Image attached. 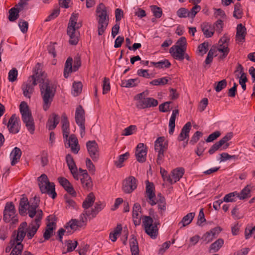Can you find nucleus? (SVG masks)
Here are the masks:
<instances>
[{
	"label": "nucleus",
	"instance_id": "e2e57ef3",
	"mask_svg": "<svg viewBox=\"0 0 255 255\" xmlns=\"http://www.w3.org/2000/svg\"><path fill=\"white\" fill-rule=\"evenodd\" d=\"M78 245V242L76 241H72L71 240H68L67 242V252H70L74 251Z\"/></svg>",
	"mask_w": 255,
	"mask_h": 255
},
{
	"label": "nucleus",
	"instance_id": "412c9836",
	"mask_svg": "<svg viewBox=\"0 0 255 255\" xmlns=\"http://www.w3.org/2000/svg\"><path fill=\"white\" fill-rule=\"evenodd\" d=\"M185 51V49L175 45L172 46L169 49V52L172 57L179 61H182L184 59L183 56Z\"/></svg>",
	"mask_w": 255,
	"mask_h": 255
},
{
	"label": "nucleus",
	"instance_id": "49530a36",
	"mask_svg": "<svg viewBox=\"0 0 255 255\" xmlns=\"http://www.w3.org/2000/svg\"><path fill=\"white\" fill-rule=\"evenodd\" d=\"M217 50L220 52L223 53L222 55L220 56V59H223L226 57L230 51L228 45H223L221 44H218V46L217 47Z\"/></svg>",
	"mask_w": 255,
	"mask_h": 255
},
{
	"label": "nucleus",
	"instance_id": "4c0bfd02",
	"mask_svg": "<svg viewBox=\"0 0 255 255\" xmlns=\"http://www.w3.org/2000/svg\"><path fill=\"white\" fill-rule=\"evenodd\" d=\"M28 205H29L28 199L24 196V195H23L20 199L19 206V213L21 215H23L26 213Z\"/></svg>",
	"mask_w": 255,
	"mask_h": 255
},
{
	"label": "nucleus",
	"instance_id": "473e14b6",
	"mask_svg": "<svg viewBox=\"0 0 255 255\" xmlns=\"http://www.w3.org/2000/svg\"><path fill=\"white\" fill-rule=\"evenodd\" d=\"M224 243L223 239H218L215 242L211 244L209 248V253H216L222 248Z\"/></svg>",
	"mask_w": 255,
	"mask_h": 255
},
{
	"label": "nucleus",
	"instance_id": "72a5a7b5",
	"mask_svg": "<svg viewBox=\"0 0 255 255\" xmlns=\"http://www.w3.org/2000/svg\"><path fill=\"white\" fill-rule=\"evenodd\" d=\"M179 115V111L177 109H175L172 111V113L171 116L170 118L169 122V133L170 135H172L173 134L174 128H175V119L177 115Z\"/></svg>",
	"mask_w": 255,
	"mask_h": 255
},
{
	"label": "nucleus",
	"instance_id": "0eeeda50",
	"mask_svg": "<svg viewBox=\"0 0 255 255\" xmlns=\"http://www.w3.org/2000/svg\"><path fill=\"white\" fill-rule=\"evenodd\" d=\"M148 94V92L145 91L134 96V100L137 101L136 103V107L137 109H144L150 107H154L158 105V103L157 100L152 98H145Z\"/></svg>",
	"mask_w": 255,
	"mask_h": 255
},
{
	"label": "nucleus",
	"instance_id": "13d9d810",
	"mask_svg": "<svg viewBox=\"0 0 255 255\" xmlns=\"http://www.w3.org/2000/svg\"><path fill=\"white\" fill-rule=\"evenodd\" d=\"M60 8L59 7H56L54 9L52 12L48 15V16L45 19V21H49L52 19H53L57 17L59 13H60Z\"/></svg>",
	"mask_w": 255,
	"mask_h": 255
},
{
	"label": "nucleus",
	"instance_id": "ddd939ff",
	"mask_svg": "<svg viewBox=\"0 0 255 255\" xmlns=\"http://www.w3.org/2000/svg\"><path fill=\"white\" fill-rule=\"evenodd\" d=\"M89 154L92 159L95 162L97 161L99 157V152L98 150V145L95 140H89L86 143Z\"/></svg>",
	"mask_w": 255,
	"mask_h": 255
},
{
	"label": "nucleus",
	"instance_id": "7ed1b4c3",
	"mask_svg": "<svg viewBox=\"0 0 255 255\" xmlns=\"http://www.w3.org/2000/svg\"><path fill=\"white\" fill-rule=\"evenodd\" d=\"M96 19L98 23V33L102 35L107 29L109 22V16L107 7L103 3H100L96 9Z\"/></svg>",
	"mask_w": 255,
	"mask_h": 255
},
{
	"label": "nucleus",
	"instance_id": "774afa93",
	"mask_svg": "<svg viewBox=\"0 0 255 255\" xmlns=\"http://www.w3.org/2000/svg\"><path fill=\"white\" fill-rule=\"evenodd\" d=\"M227 81L225 79H223L217 83V85L215 87V90L216 92H219L225 88L227 86Z\"/></svg>",
	"mask_w": 255,
	"mask_h": 255
},
{
	"label": "nucleus",
	"instance_id": "f257e3e1",
	"mask_svg": "<svg viewBox=\"0 0 255 255\" xmlns=\"http://www.w3.org/2000/svg\"><path fill=\"white\" fill-rule=\"evenodd\" d=\"M105 207V204L101 202H96L94 207L92 208L91 211L85 210L80 215L79 220L72 219L67 223L64 227L67 230L68 235L73 233L78 228H81L85 225L87 220V217L90 218H95L96 215Z\"/></svg>",
	"mask_w": 255,
	"mask_h": 255
},
{
	"label": "nucleus",
	"instance_id": "338daca9",
	"mask_svg": "<svg viewBox=\"0 0 255 255\" xmlns=\"http://www.w3.org/2000/svg\"><path fill=\"white\" fill-rule=\"evenodd\" d=\"M203 135V133L199 131H197L195 132L193 135L192 136L189 143L192 145L195 144L200 139V138Z\"/></svg>",
	"mask_w": 255,
	"mask_h": 255
},
{
	"label": "nucleus",
	"instance_id": "a878e982",
	"mask_svg": "<svg viewBox=\"0 0 255 255\" xmlns=\"http://www.w3.org/2000/svg\"><path fill=\"white\" fill-rule=\"evenodd\" d=\"M201 27L206 37L209 38L213 35L214 33V27L211 23L204 22L201 25Z\"/></svg>",
	"mask_w": 255,
	"mask_h": 255
},
{
	"label": "nucleus",
	"instance_id": "393cba45",
	"mask_svg": "<svg viewBox=\"0 0 255 255\" xmlns=\"http://www.w3.org/2000/svg\"><path fill=\"white\" fill-rule=\"evenodd\" d=\"M246 34V28L242 23L239 24L237 27L236 40L239 42L245 41Z\"/></svg>",
	"mask_w": 255,
	"mask_h": 255
},
{
	"label": "nucleus",
	"instance_id": "dca6fc26",
	"mask_svg": "<svg viewBox=\"0 0 255 255\" xmlns=\"http://www.w3.org/2000/svg\"><path fill=\"white\" fill-rule=\"evenodd\" d=\"M19 122V119L16 117L15 114H13L9 119L7 125L10 133H17L19 131L20 127Z\"/></svg>",
	"mask_w": 255,
	"mask_h": 255
},
{
	"label": "nucleus",
	"instance_id": "2eb2a0df",
	"mask_svg": "<svg viewBox=\"0 0 255 255\" xmlns=\"http://www.w3.org/2000/svg\"><path fill=\"white\" fill-rule=\"evenodd\" d=\"M147 152V147L143 143L137 144L135 151V156L137 161L143 163L146 161Z\"/></svg>",
	"mask_w": 255,
	"mask_h": 255
},
{
	"label": "nucleus",
	"instance_id": "a211bd4d",
	"mask_svg": "<svg viewBox=\"0 0 255 255\" xmlns=\"http://www.w3.org/2000/svg\"><path fill=\"white\" fill-rule=\"evenodd\" d=\"M154 187L152 183L149 182L148 180L146 181V194L148 198V203L153 206L156 204L155 201V194L153 191Z\"/></svg>",
	"mask_w": 255,
	"mask_h": 255
},
{
	"label": "nucleus",
	"instance_id": "a18cd8bd",
	"mask_svg": "<svg viewBox=\"0 0 255 255\" xmlns=\"http://www.w3.org/2000/svg\"><path fill=\"white\" fill-rule=\"evenodd\" d=\"M129 156V154L128 152L119 156L118 160L115 161V165L119 168L123 167V162L128 158Z\"/></svg>",
	"mask_w": 255,
	"mask_h": 255
},
{
	"label": "nucleus",
	"instance_id": "6ab92c4d",
	"mask_svg": "<svg viewBox=\"0 0 255 255\" xmlns=\"http://www.w3.org/2000/svg\"><path fill=\"white\" fill-rule=\"evenodd\" d=\"M66 160L71 174L73 177L76 179H78V169L74 161L73 158L71 155L68 154L66 156Z\"/></svg>",
	"mask_w": 255,
	"mask_h": 255
},
{
	"label": "nucleus",
	"instance_id": "a19ab883",
	"mask_svg": "<svg viewBox=\"0 0 255 255\" xmlns=\"http://www.w3.org/2000/svg\"><path fill=\"white\" fill-rule=\"evenodd\" d=\"M195 215V213L191 212L187 214L186 216H185L179 223V224H182V226L180 227V228L189 225L193 220Z\"/></svg>",
	"mask_w": 255,
	"mask_h": 255
},
{
	"label": "nucleus",
	"instance_id": "3c124183",
	"mask_svg": "<svg viewBox=\"0 0 255 255\" xmlns=\"http://www.w3.org/2000/svg\"><path fill=\"white\" fill-rule=\"evenodd\" d=\"M158 196H160V199L158 201L156 202V203H158V209L159 213L161 214H162L163 212L166 209L165 199L163 197L161 196V194H158Z\"/></svg>",
	"mask_w": 255,
	"mask_h": 255
},
{
	"label": "nucleus",
	"instance_id": "4d7b16f0",
	"mask_svg": "<svg viewBox=\"0 0 255 255\" xmlns=\"http://www.w3.org/2000/svg\"><path fill=\"white\" fill-rule=\"evenodd\" d=\"M17 75L18 72L16 69L15 68H12L8 72V80L11 82L15 81L17 79Z\"/></svg>",
	"mask_w": 255,
	"mask_h": 255
},
{
	"label": "nucleus",
	"instance_id": "ea45409f",
	"mask_svg": "<svg viewBox=\"0 0 255 255\" xmlns=\"http://www.w3.org/2000/svg\"><path fill=\"white\" fill-rule=\"evenodd\" d=\"M130 248L131 255H139V249L137 241L134 236L132 235L130 241Z\"/></svg>",
	"mask_w": 255,
	"mask_h": 255
},
{
	"label": "nucleus",
	"instance_id": "4be33fe9",
	"mask_svg": "<svg viewBox=\"0 0 255 255\" xmlns=\"http://www.w3.org/2000/svg\"><path fill=\"white\" fill-rule=\"evenodd\" d=\"M75 122L78 126L85 125V111L81 105H79L75 112Z\"/></svg>",
	"mask_w": 255,
	"mask_h": 255
},
{
	"label": "nucleus",
	"instance_id": "864d4df0",
	"mask_svg": "<svg viewBox=\"0 0 255 255\" xmlns=\"http://www.w3.org/2000/svg\"><path fill=\"white\" fill-rule=\"evenodd\" d=\"M209 47V43L205 41L204 42L200 44L198 47V51L199 54L203 56L208 51Z\"/></svg>",
	"mask_w": 255,
	"mask_h": 255
},
{
	"label": "nucleus",
	"instance_id": "9d476101",
	"mask_svg": "<svg viewBox=\"0 0 255 255\" xmlns=\"http://www.w3.org/2000/svg\"><path fill=\"white\" fill-rule=\"evenodd\" d=\"M3 220L6 223L14 224L18 222V217L12 202L7 203L3 211Z\"/></svg>",
	"mask_w": 255,
	"mask_h": 255
},
{
	"label": "nucleus",
	"instance_id": "cd10ccee",
	"mask_svg": "<svg viewBox=\"0 0 255 255\" xmlns=\"http://www.w3.org/2000/svg\"><path fill=\"white\" fill-rule=\"evenodd\" d=\"M184 173V169L183 168H177L172 171L171 174V184L174 183L178 181L183 176Z\"/></svg>",
	"mask_w": 255,
	"mask_h": 255
},
{
	"label": "nucleus",
	"instance_id": "7c9ffc66",
	"mask_svg": "<svg viewBox=\"0 0 255 255\" xmlns=\"http://www.w3.org/2000/svg\"><path fill=\"white\" fill-rule=\"evenodd\" d=\"M62 128L64 138L67 139L69 134V123L65 114L62 116Z\"/></svg>",
	"mask_w": 255,
	"mask_h": 255
},
{
	"label": "nucleus",
	"instance_id": "2f4dec72",
	"mask_svg": "<svg viewBox=\"0 0 255 255\" xmlns=\"http://www.w3.org/2000/svg\"><path fill=\"white\" fill-rule=\"evenodd\" d=\"M254 186L252 184L247 185L241 191L238 192V198L240 200H244L251 196V190L254 188Z\"/></svg>",
	"mask_w": 255,
	"mask_h": 255
},
{
	"label": "nucleus",
	"instance_id": "680f3d73",
	"mask_svg": "<svg viewBox=\"0 0 255 255\" xmlns=\"http://www.w3.org/2000/svg\"><path fill=\"white\" fill-rule=\"evenodd\" d=\"M205 143L204 141H201L198 144L197 146V148L196 150V153L198 156H201L202 155L203 152L204 151L206 147H205Z\"/></svg>",
	"mask_w": 255,
	"mask_h": 255
},
{
	"label": "nucleus",
	"instance_id": "e433bc0d",
	"mask_svg": "<svg viewBox=\"0 0 255 255\" xmlns=\"http://www.w3.org/2000/svg\"><path fill=\"white\" fill-rule=\"evenodd\" d=\"M21 155V150L18 147H14L10 153V156H12V160L11 161V165L12 166L14 165L18 162Z\"/></svg>",
	"mask_w": 255,
	"mask_h": 255
},
{
	"label": "nucleus",
	"instance_id": "f8f14e48",
	"mask_svg": "<svg viewBox=\"0 0 255 255\" xmlns=\"http://www.w3.org/2000/svg\"><path fill=\"white\" fill-rule=\"evenodd\" d=\"M37 79L35 75L30 76L27 81L23 83L21 89L23 95L28 98H30L34 92V87L37 85Z\"/></svg>",
	"mask_w": 255,
	"mask_h": 255
},
{
	"label": "nucleus",
	"instance_id": "58836bf2",
	"mask_svg": "<svg viewBox=\"0 0 255 255\" xmlns=\"http://www.w3.org/2000/svg\"><path fill=\"white\" fill-rule=\"evenodd\" d=\"M139 82L140 80L138 78L124 80L122 81L121 86L126 88L133 87L136 86Z\"/></svg>",
	"mask_w": 255,
	"mask_h": 255
},
{
	"label": "nucleus",
	"instance_id": "052dcab7",
	"mask_svg": "<svg viewBox=\"0 0 255 255\" xmlns=\"http://www.w3.org/2000/svg\"><path fill=\"white\" fill-rule=\"evenodd\" d=\"M136 130V127L134 125H130L124 130L123 135L128 136L132 134Z\"/></svg>",
	"mask_w": 255,
	"mask_h": 255
},
{
	"label": "nucleus",
	"instance_id": "09e8293b",
	"mask_svg": "<svg viewBox=\"0 0 255 255\" xmlns=\"http://www.w3.org/2000/svg\"><path fill=\"white\" fill-rule=\"evenodd\" d=\"M238 198V192H234L230 193L225 196L223 201L226 202H233L236 201V198Z\"/></svg>",
	"mask_w": 255,
	"mask_h": 255
},
{
	"label": "nucleus",
	"instance_id": "c756f323",
	"mask_svg": "<svg viewBox=\"0 0 255 255\" xmlns=\"http://www.w3.org/2000/svg\"><path fill=\"white\" fill-rule=\"evenodd\" d=\"M56 224L54 222H50L46 225L45 231L43 233L44 240H48L53 235L54 231L55 229Z\"/></svg>",
	"mask_w": 255,
	"mask_h": 255
},
{
	"label": "nucleus",
	"instance_id": "5701e85b",
	"mask_svg": "<svg viewBox=\"0 0 255 255\" xmlns=\"http://www.w3.org/2000/svg\"><path fill=\"white\" fill-rule=\"evenodd\" d=\"M59 122V117L53 113L49 118L46 124V127L49 130L54 129Z\"/></svg>",
	"mask_w": 255,
	"mask_h": 255
},
{
	"label": "nucleus",
	"instance_id": "de8ad7c7",
	"mask_svg": "<svg viewBox=\"0 0 255 255\" xmlns=\"http://www.w3.org/2000/svg\"><path fill=\"white\" fill-rule=\"evenodd\" d=\"M150 64L158 68H169L171 66V63L168 60L165 59L157 62H151Z\"/></svg>",
	"mask_w": 255,
	"mask_h": 255
},
{
	"label": "nucleus",
	"instance_id": "37998d69",
	"mask_svg": "<svg viewBox=\"0 0 255 255\" xmlns=\"http://www.w3.org/2000/svg\"><path fill=\"white\" fill-rule=\"evenodd\" d=\"M80 180L83 187L84 189L89 190L92 187L93 183L91 178L90 176H86V177H82Z\"/></svg>",
	"mask_w": 255,
	"mask_h": 255
},
{
	"label": "nucleus",
	"instance_id": "5fc2aeb1",
	"mask_svg": "<svg viewBox=\"0 0 255 255\" xmlns=\"http://www.w3.org/2000/svg\"><path fill=\"white\" fill-rule=\"evenodd\" d=\"M23 245L22 244H16L13 248L10 255H21Z\"/></svg>",
	"mask_w": 255,
	"mask_h": 255
},
{
	"label": "nucleus",
	"instance_id": "4468645a",
	"mask_svg": "<svg viewBox=\"0 0 255 255\" xmlns=\"http://www.w3.org/2000/svg\"><path fill=\"white\" fill-rule=\"evenodd\" d=\"M137 187L136 180L133 176H129L123 182V190L126 193H130Z\"/></svg>",
	"mask_w": 255,
	"mask_h": 255
},
{
	"label": "nucleus",
	"instance_id": "f704fd0d",
	"mask_svg": "<svg viewBox=\"0 0 255 255\" xmlns=\"http://www.w3.org/2000/svg\"><path fill=\"white\" fill-rule=\"evenodd\" d=\"M95 200V197L93 193L88 194L85 200L83 202L82 207L85 210H87L91 207L94 204Z\"/></svg>",
	"mask_w": 255,
	"mask_h": 255
},
{
	"label": "nucleus",
	"instance_id": "b1692460",
	"mask_svg": "<svg viewBox=\"0 0 255 255\" xmlns=\"http://www.w3.org/2000/svg\"><path fill=\"white\" fill-rule=\"evenodd\" d=\"M191 129V124L187 122L182 128L181 131L178 137L179 141H183L189 136V132Z\"/></svg>",
	"mask_w": 255,
	"mask_h": 255
},
{
	"label": "nucleus",
	"instance_id": "c03bdc74",
	"mask_svg": "<svg viewBox=\"0 0 255 255\" xmlns=\"http://www.w3.org/2000/svg\"><path fill=\"white\" fill-rule=\"evenodd\" d=\"M20 10V8L12 7L9 10L8 19L10 21H14L18 17V13Z\"/></svg>",
	"mask_w": 255,
	"mask_h": 255
},
{
	"label": "nucleus",
	"instance_id": "c9c22d12",
	"mask_svg": "<svg viewBox=\"0 0 255 255\" xmlns=\"http://www.w3.org/2000/svg\"><path fill=\"white\" fill-rule=\"evenodd\" d=\"M72 63L73 59L69 57L66 61L64 69V76L66 78H68L69 74L73 71Z\"/></svg>",
	"mask_w": 255,
	"mask_h": 255
},
{
	"label": "nucleus",
	"instance_id": "423d86ee",
	"mask_svg": "<svg viewBox=\"0 0 255 255\" xmlns=\"http://www.w3.org/2000/svg\"><path fill=\"white\" fill-rule=\"evenodd\" d=\"M38 184L41 192L43 194H47L52 199H55L57 194L55 190L54 183L49 182L47 175L42 174L37 178Z\"/></svg>",
	"mask_w": 255,
	"mask_h": 255
},
{
	"label": "nucleus",
	"instance_id": "9b49d317",
	"mask_svg": "<svg viewBox=\"0 0 255 255\" xmlns=\"http://www.w3.org/2000/svg\"><path fill=\"white\" fill-rule=\"evenodd\" d=\"M43 217V212L39 211L37 217L32 220L26 229L27 238L28 239H31L36 233L38 229L40 226L41 220Z\"/></svg>",
	"mask_w": 255,
	"mask_h": 255
},
{
	"label": "nucleus",
	"instance_id": "bb28decb",
	"mask_svg": "<svg viewBox=\"0 0 255 255\" xmlns=\"http://www.w3.org/2000/svg\"><path fill=\"white\" fill-rule=\"evenodd\" d=\"M67 143L73 153L77 154L78 152L80 147L78 146V139L74 134H71L70 136Z\"/></svg>",
	"mask_w": 255,
	"mask_h": 255
},
{
	"label": "nucleus",
	"instance_id": "20e7f679",
	"mask_svg": "<svg viewBox=\"0 0 255 255\" xmlns=\"http://www.w3.org/2000/svg\"><path fill=\"white\" fill-rule=\"evenodd\" d=\"M78 17V14H72L67 28V33L70 37L69 43L73 45H76L79 41V33L77 29L79 26H76L77 23Z\"/></svg>",
	"mask_w": 255,
	"mask_h": 255
},
{
	"label": "nucleus",
	"instance_id": "bf43d9fd",
	"mask_svg": "<svg viewBox=\"0 0 255 255\" xmlns=\"http://www.w3.org/2000/svg\"><path fill=\"white\" fill-rule=\"evenodd\" d=\"M177 15L180 18H185V17H189L188 10L184 7L180 8L177 11Z\"/></svg>",
	"mask_w": 255,
	"mask_h": 255
},
{
	"label": "nucleus",
	"instance_id": "6e6d98bb",
	"mask_svg": "<svg viewBox=\"0 0 255 255\" xmlns=\"http://www.w3.org/2000/svg\"><path fill=\"white\" fill-rule=\"evenodd\" d=\"M233 16L237 19H239L242 17V10L241 9V5L240 3H237L234 6Z\"/></svg>",
	"mask_w": 255,
	"mask_h": 255
},
{
	"label": "nucleus",
	"instance_id": "f3484780",
	"mask_svg": "<svg viewBox=\"0 0 255 255\" xmlns=\"http://www.w3.org/2000/svg\"><path fill=\"white\" fill-rule=\"evenodd\" d=\"M39 199L36 197L33 199L32 201H30V204H29V207L28 208V214L29 217H30L31 218H33L34 216L37 217L38 212L39 211L42 212L41 209H38L36 210V209L39 206Z\"/></svg>",
	"mask_w": 255,
	"mask_h": 255
},
{
	"label": "nucleus",
	"instance_id": "c85d7f7f",
	"mask_svg": "<svg viewBox=\"0 0 255 255\" xmlns=\"http://www.w3.org/2000/svg\"><path fill=\"white\" fill-rule=\"evenodd\" d=\"M26 232L25 231H21L17 229L13 233V243L12 245H15L16 244H22L21 242L23 240L26 236Z\"/></svg>",
	"mask_w": 255,
	"mask_h": 255
},
{
	"label": "nucleus",
	"instance_id": "39448f33",
	"mask_svg": "<svg viewBox=\"0 0 255 255\" xmlns=\"http://www.w3.org/2000/svg\"><path fill=\"white\" fill-rule=\"evenodd\" d=\"M19 111L21 115V119L25 124L27 130L33 134L35 130L34 120L31 115L29 107L25 102H22L19 105Z\"/></svg>",
	"mask_w": 255,
	"mask_h": 255
},
{
	"label": "nucleus",
	"instance_id": "aec40b11",
	"mask_svg": "<svg viewBox=\"0 0 255 255\" xmlns=\"http://www.w3.org/2000/svg\"><path fill=\"white\" fill-rule=\"evenodd\" d=\"M141 208L138 203H134L132 208V219L135 226L139 225L141 222Z\"/></svg>",
	"mask_w": 255,
	"mask_h": 255
},
{
	"label": "nucleus",
	"instance_id": "1a4fd4ad",
	"mask_svg": "<svg viewBox=\"0 0 255 255\" xmlns=\"http://www.w3.org/2000/svg\"><path fill=\"white\" fill-rule=\"evenodd\" d=\"M165 138L163 136L158 137L154 142V149L158 153L156 163L160 165L164 160V153L167 149L168 144L164 142Z\"/></svg>",
	"mask_w": 255,
	"mask_h": 255
},
{
	"label": "nucleus",
	"instance_id": "79ce46f5",
	"mask_svg": "<svg viewBox=\"0 0 255 255\" xmlns=\"http://www.w3.org/2000/svg\"><path fill=\"white\" fill-rule=\"evenodd\" d=\"M232 133L229 132L218 141L222 146V149L225 150L229 147V143L227 142L232 138Z\"/></svg>",
	"mask_w": 255,
	"mask_h": 255
},
{
	"label": "nucleus",
	"instance_id": "6e6552de",
	"mask_svg": "<svg viewBox=\"0 0 255 255\" xmlns=\"http://www.w3.org/2000/svg\"><path fill=\"white\" fill-rule=\"evenodd\" d=\"M142 224L145 232L152 239H155L158 235V225H160L159 221L154 223L150 216H144L142 219Z\"/></svg>",
	"mask_w": 255,
	"mask_h": 255
},
{
	"label": "nucleus",
	"instance_id": "8fccbe9b",
	"mask_svg": "<svg viewBox=\"0 0 255 255\" xmlns=\"http://www.w3.org/2000/svg\"><path fill=\"white\" fill-rule=\"evenodd\" d=\"M169 79L170 80V78H168L166 77L154 79L150 82V84L155 86L164 85L168 83Z\"/></svg>",
	"mask_w": 255,
	"mask_h": 255
},
{
	"label": "nucleus",
	"instance_id": "f03ea898",
	"mask_svg": "<svg viewBox=\"0 0 255 255\" xmlns=\"http://www.w3.org/2000/svg\"><path fill=\"white\" fill-rule=\"evenodd\" d=\"M39 82L40 93L43 102V109L46 111L49 108L53 100L55 88L48 79H41Z\"/></svg>",
	"mask_w": 255,
	"mask_h": 255
},
{
	"label": "nucleus",
	"instance_id": "0e129e2a",
	"mask_svg": "<svg viewBox=\"0 0 255 255\" xmlns=\"http://www.w3.org/2000/svg\"><path fill=\"white\" fill-rule=\"evenodd\" d=\"M18 26L20 28V30L23 33H26L28 30V23L22 19H19L18 22Z\"/></svg>",
	"mask_w": 255,
	"mask_h": 255
},
{
	"label": "nucleus",
	"instance_id": "69168bd1",
	"mask_svg": "<svg viewBox=\"0 0 255 255\" xmlns=\"http://www.w3.org/2000/svg\"><path fill=\"white\" fill-rule=\"evenodd\" d=\"M249 73L251 75L252 78V82L254 83L253 90V93L252 95V97L255 96V68L254 67H251L249 70Z\"/></svg>",
	"mask_w": 255,
	"mask_h": 255
},
{
	"label": "nucleus",
	"instance_id": "603ef678",
	"mask_svg": "<svg viewBox=\"0 0 255 255\" xmlns=\"http://www.w3.org/2000/svg\"><path fill=\"white\" fill-rule=\"evenodd\" d=\"M73 89L72 94L74 96H78L82 91V84L81 82H74L73 84Z\"/></svg>",
	"mask_w": 255,
	"mask_h": 255
}]
</instances>
